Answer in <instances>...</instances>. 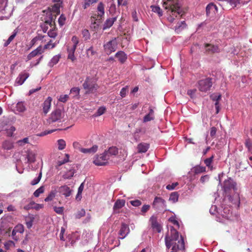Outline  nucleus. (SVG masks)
Listing matches in <instances>:
<instances>
[{
    "mask_svg": "<svg viewBox=\"0 0 252 252\" xmlns=\"http://www.w3.org/2000/svg\"><path fill=\"white\" fill-rule=\"evenodd\" d=\"M165 243L168 250L171 246H173V251L184 250L185 249V242L183 236L181 235L179 239L178 232L173 227L170 229V235L167 234L165 237Z\"/></svg>",
    "mask_w": 252,
    "mask_h": 252,
    "instance_id": "obj_1",
    "label": "nucleus"
},
{
    "mask_svg": "<svg viewBox=\"0 0 252 252\" xmlns=\"http://www.w3.org/2000/svg\"><path fill=\"white\" fill-rule=\"evenodd\" d=\"M162 6L169 13L170 16L167 19L171 23L173 22L175 20L171 14L173 15L176 14L175 17H177V15L182 16L184 13L179 0H163Z\"/></svg>",
    "mask_w": 252,
    "mask_h": 252,
    "instance_id": "obj_2",
    "label": "nucleus"
},
{
    "mask_svg": "<svg viewBox=\"0 0 252 252\" xmlns=\"http://www.w3.org/2000/svg\"><path fill=\"white\" fill-rule=\"evenodd\" d=\"M104 4L99 2L97 7V14H94L91 17L90 29L92 31L97 32L99 28L104 16Z\"/></svg>",
    "mask_w": 252,
    "mask_h": 252,
    "instance_id": "obj_3",
    "label": "nucleus"
},
{
    "mask_svg": "<svg viewBox=\"0 0 252 252\" xmlns=\"http://www.w3.org/2000/svg\"><path fill=\"white\" fill-rule=\"evenodd\" d=\"M79 42V38L76 36L74 35L71 38L72 45L67 47V50L68 53V59L71 60L72 61H74L76 59L74 56V52Z\"/></svg>",
    "mask_w": 252,
    "mask_h": 252,
    "instance_id": "obj_4",
    "label": "nucleus"
},
{
    "mask_svg": "<svg viewBox=\"0 0 252 252\" xmlns=\"http://www.w3.org/2000/svg\"><path fill=\"white\" fill-rule=\"evenodd\" d=\"M64 113L61 109H56L52 112L50 117L47 120V123L50 125L54 122H61Z\"/></svg>",
    "mask_w": 252,
    "mask_h": 252,
    "instance_id": "obj_5",
    "label": "nucleus"
},
{
    "mask_svg": "<svg viewBox=\"0 0 252 252\" xmlns=\"http://www.w3.org/2000/svg\"><path fill=\"white\" fill-rule=\"evenodd\" d=\"M83 87L86 90V93H91L96 90L97 85L94 78L87 77L83 84Z\"/></svg>",
    "mask_w": 252,
    "mask_h": 252,
    "instance_id": "obj_6",
    "label": "nucleus"
},
{
    "mask_svg": "<svg viewBox=\"0 0 252 252\" xmlns=\"http://www.w3.org/2000/svg\"><path fill=\"white\" fill-rule=\"evenodd\" d=\"M104 49L107 55H110L115 52L118 47V42L116 38H113L103 45Z\"/></svg>",
    "mask_w": 252,
    "mask_h": 252,
    "instance_id": "obj_7",
    "label": "nucleus"
},
{
    "mask_svg": "<svg viewBox=\"0 0 252 252\" xmlns=\"http://www.w3.org/2000/svg\"><path fill=\"white\" fill-rule=\"evenodd\" d=\"M198 88L200 91L203 92H206L207 91L210 90V88L212 86L213 83L211 78H207L204 79H202L200 80L198 82Z\"/></svg>",
    "mask_w": 252,
    "mask_h": 252,
    "instance_id": "obj_8",
    "label": "nucleus"
},
{
    "mask_svg": "<svg viewBox=\"0 0 252 252\" xmlns=\"http://www.w3.org/2000/svg\"><path fill=\"white\" fill-rule=\"evenodd\" d=\"M110 158L109 155L104 152L100 155L96 156L94 160V163L97 166H103L106 164L107 160Z\"/></svg>",
    "mask_w": 252,
    "mask_h": 252,
    "instance_id": "obj_9",
    "label": "nucleus"
},
{
    "mask_svg": "<svg viewBox=\"0 0 252 252\" xmlns=\"http://www.w3.org/2000/svg\"><path fill=\"white\" fill-rule=\"evenodd\" d=\"M152 206L157 210L162 211L166 209V202L162 198L157 196L154 199Z\"/></svg>",
    "mask_w": 252,
    "mask_h": 252,
    "instance_id": "obj_10",
    "label": "nucleus"
},
{
    "mask_svg": "<svg viewBox=\"0 0 252 252\" xmlns=\"http://www.w3.org/2000/svg\"><path fill=\"white\" fill-rule=\"evenodd\" d=\"M223 188L226 193L229 192L231 189L235 191L237 190L236 183L229 178L224 181Z\"/></svg>",
    "mask_w": 252,
    "mask_h": 252,
    "instance_id": "obj_11",
    "label": "nucleus"
},
{
    "mask_svg": "<svg viewBox=\"0 0 252 252\" xmlns=\"http://www.w3.org/2000/svg\"><path fill=\"white\" fill-rule=\"evenodd\" d=\"M73 145L74 148L78 149L81 152L84 154L94 153L96 152L98 148L97 146L94 145L91 148H83L79 147V144L78 142H74Z\"/></svg>",
    "mask_w": 252,
    "mask_h": 252,
    "instance_id": "obj_12",
    "label": "nucleus"
},
{
    "mask_svg": "<svg viewBox=\"0 0 252 252\" xmlns=\"http://www.w3.org/2000/svg\"><path fill=\"white\" fill-rule=\"evenodd\" d=\"M25 163H32L35 161L36 154L32 150H27L23 155Z\"/></svg>",
    "mask_w": 252,
    "mask_h": 252,
    "instance_id": "obj_13",
    "label": "nucleus"
},
{
    "mask_svg": "<svg viewBox=\"0 0 252 252\" xmlns=\"http://www.w3.org/2000/svg\"><path fill=\"white\" fill-rule=\"evenodd\" d=\"M72 191L73 190L70 189V188L66 185L60 187L58 190V192H59L61 195L64 196L66 198L70 196Z\"/></svg>",
    "mask_w": 252,
    "mask_h": 252,
    "instance_id": "obj_14",
    "label": "nucleus"
},
{
    "mask_svg": "<svg viewBox=\"0 0 252 252\" xmlns=\"http://www.w3.org/2000/svg\"><path fill=\"white\" fill-rule=\"evenodd\" d=\"M129 231L130 230L128 225L123 223L119 232V234L120 236L119 238L121 239L125 238L128 234Z\"/></svg>",
    "mask_w": 252,
    "mask_h": 252,
    "instance_id": "obj_15",
    "label": "nucleus"
},
{
    "mask_svg": "<svg viewBox=\"0 0 252 252\" xmlns=\"http://www.w3.org/2000/svg\"><path fill=\"white\" fill-rule=\"evenodd\" d=\"M205 52L208 54H213L215 53H219L220 51V49L217 46L211 44H205Z\"/></svg>",
    "mask_w": 252,
    "mask_h": 252,
    "instance_id": "obj_16",
    "label": "nucleus"
},
{
    "mask_svg": "<svg viewBox=\"0 0 252 252\" xmlns=\"http://www.w3.org/2000/svg\"><path fill=\"white\" fill-rule=\"evenodd\" d=\"M150 221L151 222L152 228L158 232H160L161 230V227L157 221V217L154 216H152L150 218Z\"/></svg>",
    "mask_w": 252,
    "mask_h": 252,
    "instance_id": "obj_17",
    "label": "nucleus"
},
{
    "mask_svg": "<svg viewBox=\"0 0 252 252\" xmlns=\"http://www.w3.org/2000/svg\"><path fill=\"white\" fill-rule=\"evenodd\" d=\"M211 99L215 102V105L216 109V113H218L220 111L219 101L221 99V95L218 94H212L210 96Z\"/></svg>",
    "mask_w": 252,
    "mask_h": 252,
    "instance_id": "obj_18",
    "label": "nucleus"
},
{
    "mask_svg": "<svg viewBox=\"0 0 252 252\" xmlns=\"http://www.w3.org/2000/svg\"><path fill=\"white\" fill-rule=\"evenodd\" d=\"M232 211L230 207L225 206L223 208L222 210H220V214L222 217L229 219L231 215Z\"/></svg>",
    "mask_w": 252,
    "mask_h": 252,
    "instance_id": "obj_19",
    "label": "nucleus"
},
{
    "mask_svg": "<svg viewBox=\"0 0 252 252\" xmlns=\"http://www.w3.org/2000/svg\"><path fill=\"white\" fill-rule=\"evenodd\" d=\"M29 74L26 72H23L19 74L16 80V82L20 85H22L29 77Z\"/></svg>",
    "mask_w": 252,
    "mask_h": 252,
    "instance_id": "obj_20",
    "label": "nucleus"
},
{
    "mask_svg": "<svg viewBox=\"0 0 252 252\" xmlns=\"http://www.w3.org/2000/svg\"><path fill=\"white\" fill-rule=\"evenodd\" d=\"M206 12L207 15L211 13L215 14L218 12V7L216 5L210 3L206 6Z\"/></svg>",
    "mask_w": 252,
    "mask_h": 252,
    "instance_id": "obj_21",
    "label": "nucleus"
},
{
    "mask_svg": "<svg viewBox=\"0 0 252 252\" xmlns=\"http://www.w3.org/2000/svg\"><path fill=\"white\" fill-rule=\"evenodd\" d=\"M43 52L42 47L39 46L36 49L31 52L27 57V61L31 60L32 58L34 57L38 54H41Z\"/></svg>",
    "mask_w": 252,
    "mask_h": 252,
    "instance_id": "obj_22",
    "label": "nucleus"
},
{
    "mask_svg": "<svg viewBox=\"0 0 252 252\" xmlns=\"http://www.w3.org/2000/svg\"><path fill=\"white\" fill-rule=\"evenodd\" d=\"M125 203L126 201L124 199L117 200L113 206L114 211L116 213H118L119 211H117L123 207L125 205Z\"/></svg>",
    "mask_w": 252,
    "mask_h": 252,
    "instance_id": "obj_23",
    "label": "nucleus"
},
{
    "mask_svg": "<svg viewBox=\"0 0 252 252\" xmlns=\"http://www.w3.org/2000/svg\"><path fill=\"white\" fill-rule=\"evenodd\" d=\"M52 98L51 97H48L44 102L43 104V112L46 114L49 111L51 107V103Z\"/></svg>",
    "mask_w": 252,
    "mask_h": 252,
    "instance_id": "obj_24",
    "label": "nucleus"
},
{
    "mask_svg": "<svg viewBox=\"0 0 252 252\" xmlns=\"http://www.w3.org/2000/svg\"><path fill=\"white\" fill-rule=\"evenodd\" d=\"M116 20V18H108L104 22L102 29L103 31L110 28L112 26L115 21Z\"/></svg>",
    "mask_w": 252,
    "mask_h": 252,
    "instance_id": "obj_25",
    "label": "nucleus"
},
{
    "mask_svg": "<svg viewBox=\"0 0 252 252\" xmlns=\"http://www.w3.org/2000/svg\"><path fill=\"white\" fill-rule=\"evenodd\" d=\"M13 142L10 140H6L2 144V148L4 150H10L13 148Z\"/></svg>",
    "mask_w": 252,
    "mask_h": 252,
    "instance_id": "obj_26",
    "label": "nucleus"
},
{
    "mask_svg": "<svg viewBox=\"0 0 252 252\" xmlns=\"http://www.w3.org/2000/svg\"><path fill=\"white\" fill-rule=\"evenodd\" d=\"M154 119V111L151 107L149 108V113L145 116L143 118L144 123L153 120Z\"/></svg>",
    "mask_w": 252,
    "mask_h": 252,
    "instance_id": "obj_27",
    "label": "nucleus"
},
{
    "mask_svg": "<svg viewBox=\"0 0 252 252\" xmlns=\"http://www.w3.org/2000/svg\"><path fill=\"white\" fill-rule=\"evenodd\" d=\"M115 57L118 59V60L122 63H124L127 59L126 55L123 51H119L116 55Z\"/></svg>",
    "mask_w": 252,
    "mask_h": 252,
    "instance_id": "obj_28",
    "label": "nucleus"
},
{
    "mask_svg": "<svg viewBox=\"0 0 252 252\" xmlns=\"http://www.w3.org/2000/svg\"><path fill=\"white\" fill-rule=\"evenodd\" d=\"M98 0H83L82 2V6L84 9L90 7L92 4L97 2Z\"/></svg>",
    "mask_w": 252,
    "mask_h": 252,
    "instance_id": "obj_29",
    "label": "nucleus"
},
{
    "mask_svg": "<svg viewBox=\"0 0 252 252\" xmlns=\"http://www.w3.org/2000/svg\"><path fill=\"white\" fill-rule=\"evenodd\" d=\"M149 149V144L147 143H140L137 146L139 153H145Z\"/></svg>",
    "mask_w": 252,
    "mask_h": 252,
    "instance_id": "obj_30",
    "label": "nucleus"
},
{
    "mask_svg": "<svg viewBox=\"0 0 252 252\" xmlns=\"http://www.w3.org/2000/svg\"><path fill=\"white\" fill-rule=\"evenodd\" d=\"M16 110L19 112H24L26 110V107L22 101L18 102L16 105Z\"/></svg>",
    "mask_w": 252,
    "mask_h": 252,
    "instance_id": "obj_31",
    "label": "nucleus"
},
{
    "mask_svg": "<svg viewBox=\"0 0 252 252\" xmlns=\"http://www.w3.org/2000/svg\"><path fill=\"white\" fill-rule=\"evenodd\" d=\"M110 157L112 156H116L118 154V149L116 147H111L107 151H105Z\"/></svg>",
    "mask_w": 252,
    "mask_h": 252,
    "instance_id": "obj_32",
    "label": "nucleus"
},
{
    "mask_svg": "<svg viewBox=\"0 0 252 252\" xmlns=\"http://www.w3.org/2000/svg\"><path fill=\"white\" fill-rule=\"evenodd\" d=\"M192 171L195 174H199L205 172L206 168L204 166L197 165L193 168Z\"/></svg>",
    "mask_w": 252,
    "mask_h": 252,
    "instance_id": "obj_33",
    "label": "nucleus"
},
{
    "mask_svg": "<svg viewBox=\"0 0 252 252\" xmlns=\"http://www.w3.org/2000/svg\"><path fill=\"white\" fill-rule=\"evenodd\" d=\"M60 58V55L54 56L48 63V65L50 67H53L54 65L56 64L59 62Z\"/></svg>",
    "mask_w": 252,
    "mask_h": 252,
    "instance_id": "obj_34",
    "label": "nucleus"
},
{
    "mask_svg": "<svg viewBox=\"0 0 252 252\" xmlns=\"http://www.w3.org/2000/svg\"><path fill=\"white\" fill-rule=\"evenodd\" d=\"M186 26L187 25L185 21L181 22V23H178L175 27V31L176 32L179 33L181 31L185 29L186 27Z\"/></svg>",
    "mask_w": 252,
    "mask_h": 252,
    "instance_id": "obj_35",
    "label": "nucleus"
},
{
    "mask_svg": "<svg viewBox=\"0 0 252 252\" xmlns=\"http://www.w3.org/2000/svg\"><path fill=\"white\" fill-rule=\"evenodd\" d=\"M57 191L56 190H52L50 191L47 197L44 199L45 201L48 202L52 200L56 196Z\"/></svg>",
    "mask_w": 252,
    "mask_h": 252,
    "instance_id": "obj_36",
    "label": "nucleus"
},
{
    "mask_svg": "<svg viewBox=\"0 0 252 252\" xmlns=\"http://www.w3.org/2000/svg\"><path fill=\"white\" fill-rule=\"evenodd\" d=\"M58 148L59 150H63L66 146L65 141L62 139H59L57 141Z\"/></svg>",
    "mask_w": 252,
    "mask_h": 252,
    "instance_id": "obj_37",
    "label": "nucleus"
},
{
    "mask_svg": "<svg viewBox=\"0 0 252 252\" xmlns=\"http://www.w3.org/2000/svg\"><path fill=\"white\" fill-rule=\"evenodd\" d=\"M80 89L78 87H74L70 90V93L73 97H77L79 95Z\"/></svg>",
    "mask_w": 252,
    "mask_h": 252,
    "instance_id": "obj_38",
    "label": "nucleus"
},
{
    "mask_svg": "<svg viewBox=\"0 0 252 252\" xmlns=\"http://www.w3.org/2000/svg\"><path fill=\"white\" fill-rule=\"evenodd\" d=\"M95 53H96V52L94 50V47L93 46H91L89 48H88L86 50L87 57L89 58H91Z\"/></svg>",
    "mask_w": 252,
    "mask_h": 252,
    "instance_id": "obj_39",
    "label": "nucleus"
},
{
    "mask_svg": "<svg viewBox=\"0 0 252 252\" xmlns=\"http://www.w3.org/2000/svg\"><path fill=\"white\" fill-rule=\"evenodd\" d=\"M81 33L82 34V36L84 38L85 40H88L90 39L91 35L89 30L87 29H84L82 31Z\"/></svg>",
    "mask_w": 252,
    "mask_h": 252,
    "instance_id": "obj_40",
    "label": "nucleus"
},
{
    "mask_svg": "<svg viewBox=\"0 0 252 252\" xmlns=\"http://www.w3.org/2000/svg\"><path fill=\"white\" fill-rule=\"evenodd\" d=\"M179 195L177 192H173L171 193L169 197V200L173 203L177 202L178 200Z\"/></svg>",
    "mask_w": 252,
    "mask_h": 252,
    "instance_id": "obj_41",
    "label": "nucleus"
},
{
    "mask_svg": "<svg viewBox=\"0 0 252 252\" xmlns=\"http://www.w3.org/2000/svg\"><path fill=\"white\" fill-rule=\"evenodd\" d=\"M61 6V3H56L52 7V11L58 15L60 13V8Z\"/></svg>",
    "mask_w": 252,
    "mask_h": 252,
    "instance_id": "obj_42",
    "label": "nucleus"
},
{
    "mask_svg": "<svg viewBox=\"0 0 252 252\" xmlns=\"http://www.w3.org/2000/svg\"><path fill=\"white\" fill-rule=\"evenodd\" d=\"M41 177H42V172H41V171H40V173H39L38 177H36L32 181H31V184L32 186H34V185L37 184L39 182L40 180H41Z\"/></svg>",
    "mask_w": 252,
    "mask_h": 252,
    "instance_id": "obj_43",
    "label": "nucleus"
},
{
    "mask_svg": "<svg viewBox=\"0 0 252 252\" xmlns=\"http://www.w3.org/2000/svg\"><path fill=\"white\" fill-rule=\"evenodd\" d=\"M151 8L152 9V11L154 12L157 13L159 16H161L162 15V10L159 6H152Z\"/></svg>",
    "mask_w": 252,
    "mask_h": 252,
    "instance_id": "obj_44",
    "label": "nucleus"
},
{
    "mask_svg": "<svg viewBox=\"0 0 252 252\" xmlns=\"http://www.w3.org/2000/svg\"><path fill=\"white\" fill-rule=\"evenodd\" d=\"M44 191V188L43 186H41L38 189H37L33 193V195L35 197H38L40 194L42 193Z\"/></svg>",
    "mask_w": 252,
    "mask_h": 252,
    "instance_id": "obj_45",
    "label": "nucleus"
},
{
    "mask_svg": "<svg viewBox=\"0 0 252 252\" xmlns=\"http://www.w3.org/2000/svg\"><path fill=\"white\" fill-rule=\"evenodd\" d=\"M14 229L16 230L17 233H23L24 231V226L21 224L17 225Z\"/></svg>",
    "mask_w": 252,
    "mask_h": 252,
    "instance_id": "obj_46",
    "label": "nucleus"
},
{
    "mask_svg": "<svg viewBox=\"0 0 252 252\" xmlns=\"http://www.w3.org/2000/svg\"><path fill=\"white\" fill-rule=\"evenodd\" d=\"M210 213L212 215H215L216 213L219 214V213H220V210L219 211H218L217 206L212 205L210 209Z\"/></svg>",
    "mask_w": 252,
    "mask_h": 252,
    "instance_id": "obj_47",
    "label": "nucleus"
},
{
    "mask_svg": "<svg viewBox=\"0 0 252 252\" xmlns=\"http://www.w3.org/2000/svg\"><path fill=\"white\" fill-rule=\"evenodd\" d=\"M65 20H66L65 16L63 14H62L60 16V17L58 19V22H59V25L61 26H63L65 23Z\"/></svg>",
    "mask_w": 252,
    "mask_h": 252,
    "instance_id": "obj_48",
    "label": "nucleus"
},
{
    "mask_svg": "<svg viewBox=\"0 0 252 252\" xmlns=\"http://www.w3.org/2000/svg\"><path fill=\"white\" fill-rule=\"evenodd\" d=\"M29 143V138L25 137L22 140H19L17 141V143L19 146H23L25 144Z\"/></svg>",
    "mask_w": 252,
    "mask_h": 252,
    "instance_id": "obj_49",
    "label": "nucleus"
},
{
    "mask_svg": "<svg viewBox=\"0 0 252 252\" xmlns=\"http://www.w3.org/2000/svg\"><path fill=\"white\" fill-rule=\"evenodd\" d=\"M54 211L58 214H62L63 212L64 208L63 207H53Z\"/></svg>",
    "mask_w": 252,
    "mask_h": 252,
    "instance_id": "obj_50",
    "label": "nucleus"
},
{
    "mask_svg": "<svg viewBox=\"0 0 252 252\" xmlns=\"http://www.w3.org/2000/svg\"><path fill=\"white\" fill-rule=\"evenodd\" d=\"M213 158H214V156H212L211 157H210L209 158H206L204 160L205 164L209 168H210L211 167V163H212V162L213 161Z\"/></svg>",
    "mask_w": 252,
    "mask_h": 252,
    "instance_id": "obj_51",
    "label": "nucleus"
},
{
    "mask_svg": "<svg viewBox=\"0 0 252 252\" xmlns=\"http://www.w3.org/2000/svg\"><path fill=\"white\" fill-rule=\"evenodd\" d=\"M69 97L68 94L61 95L58 99L59 101L62 102H65L67 101Z\"/></svg>",
    "mask_w": 252,
    "mask_h": 252,
    "instance_id": "obj_52",
    "label": "nucleus"
},
{
    "mask_svg": "<svg viewBox=\"0 0 252 252\" xmlns=\"http://www.w3.org/2000/svg\"><path fill=\"white\" fill-rule=\"evenodd\" d=\"M85 211L84 209H82L80 211H78L75 215V217L76 219H80L81 217L84 216L85 215Z\"/></svg>",
    "mask_w": 252,
    "mask_h": 252,
    "instance_id": "obj_53",
    "label": "nucleus"
},
{
    "mask_svg": "<svg viewBox=\"0 0 252 252\" xmlns=\"http://www.w3.org/2000/svg\"><path fill=\"white\" fill-rule=\"evenodd\" d=\"M56 129H53V130H45L44 131H43L42 132H40L38 134H37V136H40V137H41V136H44L45 135H46L48 134H50V133H52L53 132L56 131Z\"/></svg>",
    "mask_w": 252,
    "mask_h": 252,
    "instance_id": "obj_54",
    "label": "nucleus"
},
{
    "mask_svg": "<svg viewBox=\"0 0 252 252\" xmlns=\"http://www.w3.org/2000/svg\"><path fill=\"white\" fill-rule=\"evenodd\" d=\"M245 145L246 147L248 148L249 151H251L252 150V142L249 139H248L246 140Z\"/></svg>",
    "mask_w": 252,
    "mask_h": 252,
    "instance_id": "obj_55",
    "label": "nucleus"
},
{
    "mask_svg": "<svg viewBox=\"0 0 252 252\" xmlns=\"http://www.w3.org/2000/svg\"><path fill=\"white\" fill-rule=\"evenodd\" d=\"M128 92L127 87L123 88L120 91V95L122 97H124L126 96Z\"/></svg>",
    "mask_w": 252,
    "mask_h": 252,
    "instance_id": "obj_56",
    "label": "nucleus"
},
{
    "mask_svg": "<svg viewBox=\"0 0 252 252\" xmlns=\"http://www.w3.org/2000/svg\"><path fill=\"white\" fill-rule=\"evenodd\" d=\"M15 130V128L14 126H10L9 129H6V134L8 136H12L13 132Z\"/></svg>",
    "mask_w": 252,
    "mask_h": 252,
    "instance_id": "obj_57",
    "label": "nucleus"
},
{
    "mask_svg": "<svg viewBox=\"0 0 252 252\" xmlns=\"http://www.w3.org/2000/svg\"><path fill=\"white\" fill-rule=\"evenodd\" d=\"M48 35L50 37L55 38L57 36V33L53 28H51L48 32Z\"/></svg>",
    "mask_w": 252,
    "mask_h": 252,
    "instance_id": "obj_58",
    "label": "nucleus"
},
{
    "mask_svg": "<svg viewBox=\"0 0 252 252\" xmlns=\"http://www.w3.org/2000/svg\"><path fill=\"white\" fill-rule=\"evenodd\" d=\"M130 203L133 206L138 207L141 205V202L139 200H131Z\"/></svg>",
    "mask_w": 252,
    "mask_h": 252,
    "instance_id": "obj_59",
    "label": "nucleus"
},
{
    "mask_svg": "<svg viewBox=\"0 0 252 252\" xmlns=\"http://www.w3.org/2000/svg\"><path fill=\"white\" fill-rule=\"evenodd\" d=\"M45 23L47 25H50V26L51 28H54L55 22H54V21H53L52 18H49V19L46 20Z\"/></svg>",
    "mask_w": 252,
    "mask_h": 252,
    "instance_id": "obj_60",
    "label": "nucleus"
},
{
    "mask_svg": "<svg viewBox=\"0 0 252 252\" xmlns=\"http://www.w3.org/2000/svg\"><path fill=\"white\" fill-rule=\"evenodd\" d=\"M51 41H50L49 42H48V43L47 44L44 45V49H48V48L52 49L55 47L56 44V43L51 44Z\"/></svg>",
    "mask_w": 252,
    "mask_h": 252,
    "instance_id": "obj_61",
    "label": "nucleus"
},
{
    "mask_svg": "<svg viewBox=\"0 0 252 252\" xmlns=\"http://www.w3.org/2000/svg\"><path fill=\"white\" fill-rule=\"evenodd\" d=\"M178 185V183L177 182L173 183L171 185H168L166 188L168 190H172L174 189Z\"/></svg>",
    "mask_w": 252,
    "mask_h": 252,
    "instance_id": "obj_62",
    "label": "nucleus"
},
{
    "mask_svg": "<svg viewBox=\"0 0 252 252\" xmlns=\"http://www.w3.org/2000/svg\"><path fill=\"white\" fill-rule=\"evenodd\" d=\"M105 111V108L104 107H100L98 109L96 112L97 116H100L104 114Z\"/></svg>",
    "mask_w": 252,
    "mask_h": 252,
    "instance_id": "obj_63",
    "label": "nucleus"
},
{
    "mask_svg": "<svg viewBox=\"0 0 252 252\" xmlns=\"http://www.w3.org/2000/svg\"><path fill=\"white\" fill-rule=\"evenodd\" d=\"M196 91V89L189 90L187 92V94L192 98L194 96Z\"/></svg>",
    "mask_w": 252,
    "mask_h": 252,
    "instance_id": "obj_64",
    "label": "nucleus"
}]
</instances>
